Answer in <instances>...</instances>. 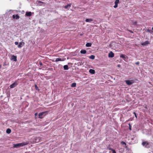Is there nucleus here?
Instances as JSON below:
<instances>
[{
    "label": "nucleus",
    "mask_w": 153,
    "mask_h": 153,
    "mask_svg": "<svg viewBox=\"0 0 153 153\" xmlns=\"http://www.w3.org/2000/svg\"><path fill=\"white\" fill-rule=\"evenodd\" d=\"M18 84L17 82H15L13 84L10 85V88H13L17 86Z\"/></svg>",
    "instance_id": "obj_4"
},
{
    "label": "nucleus",
    "mask_w": 153,
    "mask_h": 153,
    "mask_svg": "<svg viewBox=\"0 0 153 153\" xmlns=\"http://www.w3.org/2000/svg\"><path fill=\"white\" fill-rule=\"evenodd\" d=\"M89 58L91 59H95V56L93 55H91L89 56Z\"/></svg>",
    "instance_id": "obj_19"
},
{
    "label": "nucleus",
    "mask_w": 153,
    "mask_h": 153,
    "mask_svg": "<svg viewBox=\"0 0 153 153\" xmlns=\"http://www.w3.org/2000/svg\"><path fill=\"white\" fill-rule=\"evenodd\" d=\"M131 140H134V138H131Z\"/></svg>",
    "instance_id": "obj_41"
},
{
    "label": "nucleus",
    "mask_w": 153,
    "mask_h": 153,
    "mask_svg": "<svg viewBox=\"0 0 153 153\" xmlns=\"http://www.w3.org/2000/svg\"><path fill=\"white\" fill-rule=\"evenodd\" d=\"M93 21V20L91 19H86L85 21L86 22H90Z\"/></svg>",
    "instance_id": "obj_15"
},
{
    "label": "nucleus",
    "mask_w": 153,
    "mask_h": 153,
    "mask_svg": "<svg viewBox=\"0 0 153 153\" xmlns=\"http://www.w3.org/2000/svg\"><path fill=\"white\" fill-rule=\"evenodd\" d=\"M39 3H42V2L41 1H39Z\"/></svg>",
    "instance_id": "obj_38"
},
{
    "label": "nucleus",
    "mask_w": 153,
    "mask_h": 153,
    "mask_svg": "<svg viewBox=\"0 0 153 153\" xmlns=\"http://www.w3.org/2000/svg\"><path fill=\"white\" fill-rule=\"evenodd\" d=\"M76 86V83H72L71 85V86L72 87H75Z\"/></svg>",
    "instance_id": "obj_21"
},
{
    "label": "nucleus",
    "mask_w": 153,
    "mask_h": 153,
    "mask_svg": "<svg viewBox=\"0 0 153 153\" xmlns=\"http://www.w3.org/2000/svg\"><path fill=\"white\" fill-rule=\"evenodd\" d=\"M126 83L128 85H130L133 83V82L132 80H127L126 81Z\"/></svg>",
    "instance_id": "obj_5"
},
{
    "label": "nucleus",
    "mask_w": 153,
    "mask_h": 153,
    "mask_svg": "<svg viewBox=\"0 0 153 153\" xmlns=\"http://www.w3.org/2000/svg\"><path fill=\"white\" fill-rule=\"evenodd\" d=\"M152 29L153 30V27H152Z\"/></svg>",
    "instance_id": "obj_43"
},
{
    "label": "nucleus",
    "mask_w": 153,
    "mask_h": 153,
    "mask_svg": "<svg viewBox=\"0 0 153 153\" xmlns=\"http://www.w3.org/2000/svg\"><path fill=\"white\" fill-rule=\"evenodd\" d=\"M19 16L18 14H16V19H19Z\"/></svg>",
    "instance_id": "obj_24"
},
{
    "label": "nucleus",
    "mask_w": 153,
    "mask_h": 153,
    "mask_svg": "<svg viewBox=\"0 0 153 153\" xmlns=\"http://www.w3.org/2000/svg\"><path fill=\"white\" fill-rule=\"evenodd\" d=\"M28 144V143L27 142H23L16 144H14L13 147L14 148H18L21 146L27 145Z\"/></svg>",
    "instance_id": "obj_1"
},
{
    "label": "nucleus",
    "mask_w": 153,
    "mask_h": 153,
    "mask_svg": "<svg viewBox=\"0 0 153 153\" xmlns=\"http://www.w3.org/2000/svg\"><path fill=\"white\" fill-rule=\"evenodd\" d=\"M119 2V0H116L115 1L114 3L115 4H116L118 5V4Z\"/></svg>",
    "instance_id": "obj_23"
},
{
    "label": "nucleus",
    "mask_w": 153,
    "mask_h": 153,
    "mask_svg": "<svg viewBox=\"0 0 153 153\" xmlns=\"http://www.w3.org/2000/svg\"><path fill=\"white\" fill-rule=\"evenodd\" d=\"M15 45H18L19 44V42H15L14 43Z\"/></svg>",
    "instance_id": "obj_30"
},
{
    "label": "nucleus",
    "mask_w": 153,
    "mask_h": 153,
    "mask_svg": "<svg viewBox=\"0 0 153 153\" xmlns=\"http://www.w3.org/2000/svg\"><path fill=\"white\" fill-rule=\"evenodd\" d=\"M148 31L151 33H152L153 32V31L152 30H148Z\"/></svg>",
    "instance_id": "obj_26"
},
{
    "label": "nucleus",
    "mask_w": 153,
    "mask_h": 153,
    "mask_svg": "<svg viewBox=\"0 0 153 153\" xmlns=\"http://www.w3.org/2000/svg\"><path fill=\"white\" fill-rule=\"evenodd\" d=\"M35 88H36V90H39L38 87L36 85H35Z\"/></svg>",
    "instance_id": "obj_27"
},
{
    "label": "nucleus",
    "mask_w": 153,
    "mask_h": 153,
    "mask_svg": "<svg viewBox=\"0 0 153 153\" xmlns=\"http://www.w3.org/2000/svg\"><path fill=\"white\" fill-rule=\"evenodd\" d=\"M108 149L109 150H111L112 151L113 150H114L112 149L111 148H109L108 147Z\"/></svg>",
    "instance_id": "obj_32"
},
{
    "label": "nucleus",
    "mask_w": 153,
    "mask_h": 153,
    "mask_svg": "<svg viewBox=\"0 0 153 153\" xmlns=\"http://www.w3.org/2000/svg\"><path fill=\"white\" fill-rule=\"evenodd\" d=\"M114 53L112 51H111L108 54V56L109 57L112 58L114 57Z\"/></svg>",
    "instance_id": "obj_8"
},
{
    "label": "nucleus",
    "mask_w": 153,
    "mask_h": 153,
    "mask_svg": "<svg viewBox=\"0 0 153 153\" xmlns=\"http://www.w3.org/2000/svg\"><path fill=\"white\" fill-rule=\"evenodd\" d=\"M142 145L145 147L147 148H149V143L147 141L143 142Z\"/></svg>",
    "instance_id": "obj_2"
},
{
    "label": "nucleus",
    "mask_w": 153,
    "mask_h": 153,
    "mask_svg": "<svg viewBox=\"0 0 153 153\" xmlns=\"http://www.w3.org/2000/svg\"><path fill=\"white\" fill-rule=\"evenodd\" d=\"M92 44L91 43H87L86 44V46L87 47H90L91 46Z\"/></svg>",
    "instance_id": "obj_18"
},
{
    "label": "nucleus",
    "mask_w": 153,
    "mask_h": 153,
    "mask_svg": "<svg viewBox=\"0 0 153 153\" xmlns=\"http://www.w3.org/2000/svg\"><path fill=\"white\" fill-rule=\"evenodd\" d=\"M136 65H139V62H137L136 63Z\"/></svg>",
    "instance_id": "obj_36"
},
{
    "label": "nucleus",
    "mask_w": 153,
    "mask_h": 153,
    "mask_svg": "<svg viewBox=\"0 0 153 153\" xmlns=\"http://www.w3.org/2000/svg\"><path fill=\"white\" fill-rule=\"evenodd\" d=\"M62 60L61 58H57L56 59V60L55 61V62H58L59 61H62Z\"/></svg>",
    "instance_id": "obj_20"
},
{
    "label": "nucleus",
    "mask_w": 153,
    "mask_h": 153,
    "mask_svg": "<svg viewBox=\"0 0 153 153\" xmlns=\"http://www.w3.org/2000/svg\"><path fill=\"white\" fill-rule=\"evenodd\" d=\"M45 113L46 112H43L42 113H40L39 114V117L40 118H43L45 116Z\"/></svg>",
    "instance_id": "obj_3"
},
{
    "label": "nucleus",
    "mask_w": 153,
    "mask_h": 153,
    "mask_svg": "<svg viewBox=\"0 0 153 153\" xmlns=\"http://www.w3.org/2000/svg\"><path fill=\"white\" fill-rule=\"evenodd\" d=\"M11 59L14 61L16 62L17 61V57L16 56L13 55H12L11 58Z\"/></svg>",
    "instance_id": "obj_7"
},
{
    "label": "nucleus",
    "mask_w": 153,
    "mask_h": 153,
    "mask_svg": "<svg viewBox=\"0 0 153 153\" xmlns=\"http://www.w3.org/2000/svg\"><path fill=\"white\" fill-rule=\"evenodd\" d=\"M13 10H10L9 11H8L6 12V14L7 15H9L10 14L12 13L13 12ZM9 16V15H8Z\"/></svg>",
    "instance_id": "obj_13"
},
{
    "label": "nucleus",
    "mask_w": 153,
    "mask_h": 153,
    "mask_svg": "<svg viewBox=\"0 0 153 153\" xmlns=\"http://www.w3.org/2000/svg\"><path fill=\"white\" fill-rule=\"evenodd\" d=\"M32 13L31 12H27L26 13V15L27 16H30L31 15Z\"/></svg>",
    "instance_id": "obj_12"
},
{
    "label": "nucleus",
    "mask_w": 153,
    "mask_h": 153,
    "mask_svg": "<svg viewBox=\"0 0 153 153\" xmlns=\"http://www.w3.org/2000/svg\"><path fill=\"white\" fill-rule=\"evenodd\" d=\"M133 113L134 114L135 116L136 117V118H137V115H136L135 112H134Z\"/></svg>",
    "instance_id": "obj_28"
},
{
    "label": "nucleus",
    "mask_w": 153,
    "mask_h": 153,
    "mask_svg": "<svg viewBox=\"0 0 153 153\" xmlns=\"http://www.w3.org/2000/svg\"><path fill=\"white\" fill-rule=\"evenodd\" d=\"M149 44V42L148 41H146L145 42L142 43L141 45L143 46H145Z\"/></svg>",
    "instance_id": "obj_9"
},
{
    "label": "nucleus",
    "mask_w": 153,
    "mask_h": 153,
    "mask_svg": "<svg viewBox=\"0 0 153 153\" xmlns=\"http://www.w3.org/2000/svg\"><path fill=\"white\" fill-rule=\"evenodd\" d=\"M11 132V130L10 129L8 128L7 129V130H6L7 133L8 134H10V133Z\"/></svg>",
    "instance_id": "obj_22"
},
{
    "label": "nucleus",
    "mask_w": 153,
    "mask_h": 153,
    "mask_svg": "<svg viewBox=\"0 0 153 153\" xmlns=\"http://www.w3.org/2000/svg\"><path fill=\"white\" fill-rule=\"evenodd\" d=\"M40 65H42V62L40 63Z\"/></svg>",
    "instance_id": "obj_39"
},
{
    "label": "nucleus",
    "mask_w": 153,
    "mask_h": 153,
    "mask_svg": "<svg viewBox=\"0 0 153 153\" xmlns=\"http://www.w3.org/2000/svg\"><path fill=\"white\" fill-rule=\"evenodd\" d=\"M117 6H118L117 4H115V5L114 6V8H116L117 7Z\"/></svg>",
    "instance_id": "obj_29"
},
{
    "label": "nucleus",
    "mask_w": 153,
    "mask_h": 153,
    "mask_svg": "<svg viewBox=\"0 0 153 153\" xmlns=\"http://www.w3.org/2000/svg\"><path fill=\"white\" fill-rule=\"evenodd\" d=\"M137 24V22H133V24L134 25H135Z\"/></svg>",
    "instance_id": "obj_31"
},
{
    "label": "nucleus",
    "mask_w": 153,
    "mask_h": 153,
    "mask_svg": "<svg viewBox=\"0 0 153 153\" xmlns=\"http://www.w3.org/2000/svg\"><path fill=\"white\" fill-rule=\"evenodd\" d=\"M120 57L123 58L124 60L125 61H126V60L127 59V56H126L125 55L121 54L120 56Z\"/></svg>",
    "instance_id": "obj_6"
},
{
    "label": "nucleus",
    "mask_w": 153,
    "mask_h": 153,
    "mask_svg": "<svg viewBox=\"0 0 153 153\" xmlns=\"http://www.w3.org/2000/svg\"><path fill=\"white\" fill-rule=\"evenodd\" d=\"M63 68L65 70H67L68 69V66L67 65H64Z\"/></svg>",
    "instance_id": "obj_17"
},
{
    "label": "nucleus",
    "mask_w": 153,
    "mask_h": 153,
    "mask_svg": "<svg viewBox=\"0 0 153 153\" xmlns=\"http://www.w3.org/2000/svg\"><path fill=\"white\" fill-rule=\"evenodd\" d=\"M112 151V153H116L115 151L114 150H113Z\"/></svg>",
    "instance_id": "obj_35"
},
{
    "label": "nucleus",
    "mask_w": 153,
    "mask_h": 153,
    "mask_svg": "<svg viewBox=\"0 0 153 153\" xmlns=\"http://www.w3.org/2000/svg\"><path fill=\"white\" fill-rule=\"evenodd\" d=\"M25 43L24 42H20L18 46V47L19 48H21L22 47V46L24 45Z\"/></svg>",
    "instance_id": "obj_10"
},
{
    "label": "nucleus",
    "mask_w": 153,
    "mask_h": 153,
    "mask_svg": "<svg viewBox=\"0 0 153 153\" xmlns=\"http://www.w3.org/2000/svg\"><path fill=\"white\" fill-rule=\"evenodd\" d=\"M13 19L16 18V15H13Z\"/></svg>",
    "instance_id": "obj_33"
},
{
    "label": "nucleus",
    "mask_w": 153,
    "mask_h": 153,
    "mask_svg": "<svg viewBox=\"0 0 153 153\" xmlns=\"http://www.w3.org/2000/svg\"><path fill=\"white\" fill-rule=\"evenodd\" d=\"M80 53L82 54H85L86 53V51L84 50H81L80 51Z\"/></svg>",
    "instance_id": "obj_16"
},
{
    "label": "nucleus",
    "mask_w": 153,
    "mask_h": 153,
    "mask_svg": "<svg viewBox=\"0 0 153 153\" xmlns=\"http://www.w3.org/2000/svg\"><path fill=\"white\" fill-rule=\"evenodd\" d=\"M117 66L119 67H120V64H118V65H117Z\"/></svg>",
    "instance_id": "obj_37"
},
{
    "label": "nucleus",
    "mask_w": 153,
    "mask_h": 153,
    "mask_svg": "<svg viewBox=\"0 0 153 153\" xmlns=\"http://www.w3.org/2000/svg\"><path fill=\"white\" fill-rule=\"evenodd\" d=\"M121 144L122 145H126V143L125 142H123V141L121 142Z\"/></svg>",
    "instance_id": "obj_25"
},
{
    "label": "nucleus",
    "mask_w": 153,
    "mask_h": 153,
    "mask_svg": "<svg viewBox=\"0 0 153 153\" xmlns=\"http://www.w3.org/2000/svg\"><path fill=\"white\" fill-rule=\"evenodd\" d=\"M129 129L131 130V125L130 124H129Z\"/></svg>",
    "instance_id": "obj_34"
},
{
    "label": "nucleus",
    "mask_w": 153,
    "mask_h": 153,
    "mask_svg": "<svg viewBox=\"0 0 153 153\" xmlns=\"http://www.w3.org/2000/svg\"><path fill=\"white\" fill-rule=\"evenodd\" d=\"M37 113H36L35 114V115H37Z\"/></svg>",
    "instance_id": "obj_42"
},
{
    "label": "nucleus",
    "mask_w": 153,
    "mask_h": 153,
    "mask_svg": "<svg viewBox=\"0 0 153 153\" xmlns=\"http://www.w3.org/2000/svg\"><path fill=\"white\" fill-rule=\"evenodd\" d=\"M89 72L90 73H91V74H94L95 73V71L93 69H90L89 70Z\"/></svg>",
    "instance_id": "obj_14"
},
{
    "label": "nucleus",
    "mask_w": 153,
    "mask_h": 153,
    "mask_svg": "<svg viewBox=\"0 0 153 153\" xmlns=\"http://www.w3.org/2000/svg\"><path fill=\"white\" fill-rule=\"evenodd\" d=\"M129 31L131 32V33H133V32L131 31V30H130Z\"/></svg>",
    "instance_id": "obj_40"
},
{
    "label": "nucleus",
    "mask_w": 153,
    "mask_h": 153,
    "mask_svg": "<svg viewBox=\"0 0 153 153\" xmlns=\"http://www.w3.org/2000/svg\"><path fill=\"white\" fill-rule=\"evenodd\" d=\"M71 4H68L67 5L64 6V7L66 9H68L71 7Z\"/></svg>",
    "instance_id": "obj_11"
}]
</instances>
